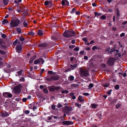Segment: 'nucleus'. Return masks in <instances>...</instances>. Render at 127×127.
I'll return each instance as SVG.
<instances>
[{
    "label": "nucleus",
    "mask_w": 127,
    "mask_h": 127,
    "mask_svg": "<svg viewBox=\"0 0 127 127\" xmlns=\"http://www.w3.org/2000/svg\"><path fill=\"white\" fill-rule=\"evenodd\" d=\"M91 106L93 108H95L96 106V104H92L91 105Z\"/></svg>",
    "instance_id": "nucleus-38"
},
{
    "label": "nucleus",
    "mask_w": 127,
    "mask_h": 127,
    "mask_svg": "<svg viewBox=\"0 0 127 127\" xmlns=\"http://www.w3.org/2000/svg\"><path fill=\"white\" fill-rule=\"evenodd\" d=\"M78 86V84H73L71 85V87H77Z\"/></svg>",
    "instance_id": "nucleus-22"
},
{
    "label": "nucleus",
    "mask_w": 127,
    "mask_h": 127,
    "mask_svg": "<svg viewBox=\"0 0 127 127\" xmlns=\"http://www.w3.org/2000/svg\"><path fill=\"white\" fill-rule=\"evenodd\" d=\"M112 91V89H111V90H109L107 92V93L109 95H110L111 94V93Z\"/></svg>",
    "instance_id": "nucleus-42"
},
{
    "label": "nucleus",
    "mask_w": 127,
    "mask_h": 127,
    "mask_svg": "<svg viewBox=\"0 0 127 127\" xmlns=\"http://www.w3.org/2000/svg\"><path fill=\"white\" fill-rule=\"evenodd\" d=\"M105 52L106 53L108 54L109 55L112 54V53L111 52V50H110V48L106 50L105 51Z\"/></svg>",
    "instance_id": "nucleus-15"
},
{
    "label": "nucleus",
    "mask_w": 127,
    "mask_h": 127,
    "mask_svg": "<svg viewBox=\"0 0 127 127\" xmlns=\"http://www.w3.org/2000/svg\"><path fill=\"white\" fill-rule=\"evenodd\" d=\"M58 107L59 108H60L62 106V105H61L60 103H58Z\"/></svg>",
    "instance_id": "nucleus-62"
},
{
    "label": "nucleus",
    "mask_w": 127,
    "mask_h": 127,
    "mask_svg": "<svg viewBox=\"0 0 127 127\" xmlns=\"http://www.w3.org/2000/svg\"><path fill=\"white\" fill-rule=\"evenodd\" d=\"M110 85V84L108 83H106L105 84H103V86L104 87H108Z\"/></svg>",
    "instance_id": "nucleus-32"
},
{
    "label": "nucleus",
    "mask_w": 127,
    "mask_h": 127,
    "mask_svg": "<svg viewBox=\"0 0 127 127\" xmlns=\"http://www.w3.org/2000/svg\"><path fill=\"white\" fill-rule=\"evenodd\" d=\"M16 31H17V32L19 33H20L21 32V29L19 28H17L16 29Z\"/></svg>",
    "instance_id": "nucleus-39"
},
{
    "label": "nucleus",
    "mask_w": 127,
    "mask_h": 127,
    "mask_svg": "<svg viewBox=\"0 0 127 127\" xmlns=\"http://www.w3.org/2000/svg\"><path fill=\"white\" fill-rule=\"evenodd\" d=\"M75 34L74 32L67 31L64 33L63 35L65 37H69L74 36Z\"/></svg>",
    "instance_id": "nucleus-2"
},
{
    "label": "nucleus",
    "mask_w": 127,
    "mask_h": 127,
    "mask_svg": "<svg viewBox=\"0 0 127 127\" xmlns=\"http://www.w3.org/2000/svg\"><path fill=\"white\" fill-rule=\"evenodd\" d=\"M75 105L76 106L78 107L79 108H80L81 107V105L77 103H75Z\"/></svg>",
    "instance_id": "nucleus-27"
},
{
    "label": "nucleus",
    "mask_w": 127,
    "mask_h": 127,
    "mask_svg": "<svg viewBox=\"0 0 127 127\" xmlns=\"http://www.w3.org/2000/svg\"><path fill=\"white\" fill-rule=\"evenodd\" d=\"M121 106V105L119 104L118 103L117 104L116 106V108L117 109H118Z\"/></svg>",
    "instance_id": "nucleus-30"
},
{
    "label": "nucleus",
    "mask_w": 127,
    "mask_h": 127,
    "mask_svg": "<svg viewBox=\"0 0 127 127\" xmlns=\"http://www.w3.org/2000/svg\"><path fill=\"white\" fill-rule=\"evenodd\" d=\"M16 49L18 53H19L21 50L22 48L20 46L17 45L16 46Z\"/></svg>",
    "instance_id": "nucleus-11"
},
{
    "label": "nucleus",
    "mask_w": 127,
    "mask_h": 127,
    "mask_svg": "<svg viewBox=\"0 0 127 127\" xmlns=\"http://www.w3.org/2000/svg\"><path fill=\"white\" fill-rule=\"evenodd\" d=\"M48 88L49 91L54 92L55 90V87H48Z\"/></svg>",
    "instance_id": "nucleus-13"
},
{
    "label": "nucleus",
    "mask_w": 127,
    "mask_h": 127,
    "mask_svg": "<svg viewBox=\"0 0 127 127\" xmlns=\"http://www.w3.org/2000/svg\"><path fill=\"white\" fill-rule=\"evenodd\" d=\"M62 123L63 125L66 126H69L73 124L72 122L70 121H64L62 122Z\"/></svg>",
    "instance_id": "nucleus-8"
},
{
    "label": "nucleus",
    "mask_w": 127,
    "mask_h": 127,
    "mask_svg": "<svg viewBox=\"0 0 127 127\" xmlns=\"http://www.w3.org/2000/svg\"><path fill=\"white\" fill-rule=\"evenodd\" d=\"M27 99V98H23L22 99V101L24 102H25L26 101Z\"/></svg>",
    "instance_id": "nucleus-59"
},
{
    "label": "nucleus",
    "mask_w": 127,
    "mask_h": 127,
    "mask_svg": "<svg viewBox=\"0 0 127 127\" xmlns=\"http://www.w3.org/2000/svg\"><path fill=\"white\" fill-rule=\"evenodd\" d=\"M119 86L118 85H115V89L116 90H118L119 89Z\"/></svg>",
    "instance_id": "nucleus-33"
},
{
    "label": "nucleus",
    "mask_w": 127,
    "mask_h": 127,
    "mask_svg": "<svg viewBox=\"0 0 127 127\" xmlns=\"http://www.w3.org/2000/svg\"><path fill=\"white\" fill-rule=\"evenodd\" d=\"M77 66V64H75L73 65H71L70 67L71 68L72 70L74 69L75 68H76Z\"/></svg>",
    "instance_id": "nucleus-17"
},
{
    "label": "nucleus",
    "mask_w": 127,
    "mask_h": 127,
    "mask_svg": "<svg viewBox=\"0 0 127 127\" xmlns=\"http://www.w3.org/2000/svg\"><path fill=\"white\" fill-rule=\"evenodd\" d=\"M24 112L25 113L27 114H29L30 113L29 111L28 110H27L25 111H24Z\"/></svg>",
    "instance_id": "nucleus-54"
},
{
    "label": "nucleus",
    "mask_w": 127,
    "mask_h": 127,
    "mask_svg": "<svg viewBox=\"0 0 127 127\" xmlns=\"http://www.w3.org/2000/svg\"><path fill=\"white\" fill-rule=\"evenodd\" d=\"M51 108L52 109L54 110H55V106L54 105H53L52 106Z\"/></svg>",
    "instance_id": "nucleus-61"
},
{
    "label": "nucleus",
    "mask_w": 127,
    "mask_h": 127,
    "mask_svg": "<svg viewBox=\"0 0 127 127\" xmlns=\"http://www.w3.org/2000/svg\"><path fill=\"white\" fill-rule=\"evenodd\" d=\"M110 50H111V52L112 53V52H115V51H116V53L118 54V52H119V50H116L114 49H110Z\"/></svg>",
    "instance_id": "nucleus-28"
},
{
    "label": "nucleus",
    "mask_w": 127,
    "mask_h": 127,
    "mask_svg": "<svg viewBox=\"0 0 127 127\" xmlns=\"http://www.w3.org/2000/svg\"><path fill=\"white\" fill-rule=\"evenodd\" d=\"M72 109V108L71 107L66 106L64 107V111L65 113L69 115L70 114Z\"/></svg>",
    "instance_id": "nucleus-5"
},
{
    "label": "nucleus",
    "mask_w": 127,
    "mask_h": 127,
    "mask_svg": "<svg viewBox=\"0 0 127 127\" xmlns=\"http://www.w3.org/2000/svg\"><path fill=\"white\" fill-rule=\"evenodd\" d=\"M19 39L21 41H23L25 40L24 38V37H20L19 38Z\"/></svg>",
    "instance_id": "nucleus-50"
},
{
    "label": "nucleus",
    "mask_w": 127,
    "mask_h": 127,
    "mask_svg": "<svg viewBox=\"0 0 127 127\" xmlns=\"http://www.w3.org/2000/svg\"><path fill=\"white\" fill-rule=\"evenodd\" d=\"M22 71L23 70L22 69H21L20 71H18L17 72V73L19 75H21Z\"/></svg>",
    "instance_id": "nucleus-26"
},
{
    "label": "nucleus",
    "mask_w": 127,
    "mask_h": 127,
    "mask_svg": "<svg viewBox=\"0 0 127 127\" xmlns=\"http://www.w3.org/2000/svg\"><path fill=\"white\" fill-rule=\"evenodd\" d=\"M83 95H84L85 96H88L89 95V94L88 93H83Z\"/></svg>",
    "instance_id": "nucleus-56"
},
{
    "label": "nucleus",
    "mask_w": 127,
    "mask_h": 127,
    "mask_svg": "<svg viewBox=\"0 0 127 127\" xmlns=\"http://www.w3.org/2000/svg\"><path fill=\"white\" fill-rule=\"evenodd\" d=\"M75 46V45H70L69 47L70 48H72V49Z\"/></svg>",
    "instance_id": "nucleus-53"
},
{
    "label": "nucleus",
    "mask_w": 127,
    "mask_h": 127,
    "mask_svg": "<svg viewBox=\"0 0 127 127\" xmlns=\"http://www.w3.org/2000/svg\"><path fill=\"white\" fill-rule=\"evenodd\" d=\"M125 35V33H122L120 35V37H122L124 36Z\"/></svg>",
    "instance_id": "nucleus-64"
},
{
    "label": "nucleus",
    "mask_w": 127,
    "mask_h": 127,
    "mask_svg": "<svg viewBox=\"0 0 127 127\" xmlns=\"http://www.w3.org/2000/svg\"><path fill=\"white\" fill-rule=\"evenodd\" d=\"M68 91L67 90L62 91H61V93L63 94H64L65 93L66 94H67L68 93Z\"/></svg>",
    "instance_id": "nucleus-29"
},
{
    "label": "nucleus",
    "mask_w": 127,
    "mask_h": 127,
    "mask_svg": "<svg viewBox=\"0 0 127 127\" xmlns=\"http://www.w3.org/2000/svg\"><path fill=\"white\" fill-rule=\"evenodd\" d=\"M45 79L47 81H52V79L51 78H46Z\"/></svg>",
    "instance_id": "nucleus-43"
},
{
    "label": "nucleus",
    "mask_w": 127,
    "mask_h": 127,
    "mask_svg": "<svg viewBox=\"0 0 127 127\" xmlns=\"http://www.w3.org/2000/svg\"><path fill=\"white\" fill-rule=\"evenodd\" d=\"M82 40L85 41V42H87L88 41V40L86 37H84L83 39Z\"/></svg>",
    "instance_id": "nucleus-44"
},
{
    "label": "nucleus",
    "mask_w": 127,
    "mask_h": 127,
    "mask_svg": "<svg viewBox=\"0 0 127 127\" xmlns=\"http://www.w3.org/2000/svg\"><path fill=\"white\" fill-rule=\"evenodd\" d=\"M20 21L18 19L13 20L11 22L10 26L11 28H14L18 26Z\"/></svg>",
    "instance_id": "nucleus-3"
},
{
    "label": "nucleus",
    "mask_w": 127,
    "mask_h": 127,
    "mask_svg": "<svg viewBox=\"0 0 127 127\" xmlns=\"http://www.w3.org/2000/svg\"><path fill=\"white\" fill-rule=\"evenodd\" d=\"M48 73L50 74H53V72L51 71H48Z\"/></svg>",
    "instance_id": "nucleus-57"
},
{
    "label": "nucleus",
    "mask_w": 127,
    "mask_h": 127,
    "mask_svg": "<svg viewBox=\"0 0 127 127\" xmlns=\"http://www.w3.org/2000/svg\"><path fill=\"white\" fill-rule=\"evenodd\" d=\"M74 76L72 75L69 76L68 78V80L69 81H72L74 80Z\"/></svg>",
    "instance_id": "nucleus-14"
},
{
    "label": "nucleus",
    "mask_w": 127,
    "mask_h": 127,
    "mask_svg": "<svg viewBox=\"0 0 127 127\" xmlns=\"http://www.w3.org/2000/svg\"><path fill=\"white\" fill-rule=\"evenodd\" d=\"M2 22V24H4L5 23H8V22L7 19H4L3 20Z\"/></svg>",
    "instance_id": "nucleus-19"
},
{
    "label": "nucleus",
    "mask_w": 127,
    "mask_h": 127,
    "mask_svg": "<svg viewBox=\"0 0 127 127\" xmlns=\"http://www.w3.org/2000/svg\"><path fill=\"white\" fill-rule=\"evenodd\" d=\"M49 1H46L44 3V4L45 6H47L49 4Z\"/></svg>",
    "instance_id": "nucleus-40"
},
{
    "label": "nucleus",
    "mask_w": 127,
    "mask_h": 127,
    "mask_svg": "<svg viewBox=\"0 0 127 127\" xmlns=\"http://www.w3.org/2000/svg\"><path fill=\"white\" fill-rule=\"evenodd\" d=\"M79 50V49L78 47H76L74 49V50L76 51H78Z\"/></svg>",
    "instance_id": "nucleus-46"
},
{
    "label": "nucleus",
    "mask_w": 127,
    "mask_h": 127,
    "mask_svg": "<svg viewBox=\"0 0 127 127\" xmlns=\"http://www.w3.org/2000/svg\"><path fill=\"white\" fill-rule=\"evenodd\" d=\"M97 115L100 119H102V115L101 113H98L97 114Z\"/></svg>",
    "instance_id": "nucleus-25"
},
{
    "label": "nucleus",
    "mask_w": 127,
    "mask_h": 127,
    "mask_svg": "<svg viewBox=\"0 0 127 127\" xmlns=\"http://www.w3.org/2000/svg\"><path fill=\"white\" fill-rule=\"evenodd\" d=\"M93 86V83H90V84L88 87H89V89H90L92 88Z\"/></svg>",
    "instance_id": "nucleus-21"
},
{
    "label": "nucleus",
    "mask_w": 127,
    "mask_h": 127,
    "mask_svg": "<svg viewBox=\"0 0 127 127\" xmlns=\"http://www.w3.org/2000/svg\"><path fill=\"white\" fill-rule=\"evenodd\" d=\"M20 80L21 81H22L23 82H24L25 81L24 78L23 77H22L20 79Z\"/></svg>",
    "instance_id": "nucleus-58"
},
{
    "label": "nucleus",
    "mask_w": 127,
    "mask_h": 127,
    "mask_svg": "<svg viewBox=\"0 0 127 127\" xmlns=\"http://www.w3.org/2000/svg\"><path fill=\"white\" fill-rule=\"evenodd\" d=\"M47 44L46 43H40L39 45L38 46L39 47H45L48 46Z\"/></svg>",
    "instance_id": "nucleus-10"
},
{
    "label": "nucleus",
    "mask_w": 127,
    "mask_h": 127,
    "mask_svg": "<svg viewBox=\"0 0 127 127\" xmlns=\"http://www.w3.org/2000/svg\"><path fill=\"white\" fill-rule=\"evenodd\" d=\"M22 88L21 84H19L18 85L16 86L13 88V91L15 94L20 93L21 91V89Z\"/></svg>",
    "instance_id": "nucleus-4"
},
{
    "label": "nucleus",
    "mask_w": 127,
    "mask_h": 127,
    "mask_svg": "<svg viewBox=\"0 0 127 127\" xmlns=\"http://www.w3.org/2000/svg\"><path fill=\"white\" fill-rule=\"evenodd\" d=\"M116 10L117 11V17H119L120 16V14L118 8H117Z\"/></svg>",
    "instance_id": "nucleus-36"
},
{
    "label": "nucleus",
    "mask_w": 127,
    "mask_h": 127,
    "mask_svg": "<svg viewBox=\"0 0 127 127\" xmlns=\"http://www.w3.org/2000/svg\"><path fill=\"white\" fill-rule=\"evenodd\" d=\"M1 36L4 38H5L6 37V35L4 34H2L1 35Z\"/></svg>",
    "instance_id": "nucleus-55"
},
{
    "label": "nucleus",
    "mask_w": 127,
    "mask_h": 127,
    "mask_svg": "<svg viewBox=\"0 0 127 127\" xmlns=\"http://www.w3.org/2000/svg\"><path fill=\"white\" fill-rule=\"evenodd\" d=\"M43 91L46 94H47L48 93V91L46 88H44L43 89Z\"/></svg>",
    "instance_id": "nucleus-35"
},
{
    "label": "nucleus",
    "mask_w": 127,
    "mask_h": 127,
    "mask_svg": "<svg viewBox=\"0 0 127 127\" xmlns=\"http://www.w3.org/2000/svg\"><path fill=\"white\" fill-rule=\"evenodd\" d=\"M53 117L54 118L58 119H59L60 118V117H58V116H53Z\"/></svg>",
    "instance_id": "nucleus-63"
},
{
    "label": "nucleus",
    "mask_w": 127,
    "mask_h": 127,
    "mask_svg": "<svg viewBox=\"0 0 127 127\" xmlns=\"http://www.w3.org/2000/svg\"><path fill=\"white\" fill-rule=\"evenodd\" d=\"M50 78L52 79V80H57L59 79V75H52L51 76Z\"/></svg>",
    "instance_id": "nucleus-9"
},
{
    "label": "nucleus",
    "mask_w": 127,
    "mask_h": 127,
    "mask_svg": "<svg viewBox=\"0 0 127 127\" xmlns=\"http://www.w3.org/2000/svg\"><path fill=\"white\" fill-rule=\"evenodd\" d=\"M55 90L58 91L60 89V87H55Z\"/></svg>",
    "instance_id": "nucleus-51"
},
{
    "label": "nucleus",
    "mask_w": 127,
    "mask_h": 127,
    "mask_svg": "<svg viewBox=\"0 0 127 127\" xmlns=\"http://www.w3.org/2000/svg\"><path fill=\"white\" fill-rule=\"evenodd\" d=\"M5 53L4 51H2L1 50H0V54H1L2 55H4Z\"/></svg>",
    "instance_id": "nucleus-45"
},
{
    "label": "nucleus",
    "mask_w": 127,
    "mask_h": 127,
    "mask_svg": "<svg viewBox=\"0 0 127 127\" xmlns=\"http://www.w3.org/2000/svg\"><path fill=\"white\" fill-rule=\"evenodd\" d=\"M114 62V59L113 58L111 57L109 59L107 62V64L110 66L113 65Z\"/></svg>",
    "instance_id": "nucleus-7"
},
{
    "label": "nucleus",
    "mask_w": 127,
    "mask_h": 127,
    "mask_svg": "<svg viewBox=\"0 0 127 127\" xmlns=\"http://www.w3.org/2000/svg\"><path fill=\"white\" fill-rule=\"evenodd\" d=\"M1 45V47L3 49H6V46H5L3 45L2 44Z\"/></svg>",
    "instance_id": "nucleus-60"
},
{
    "label": "nucleus",
    "mask_w": 127,
    "mask_h": 127,
    "mask_svg": "<svg viewBox=\"0 0 127 127\" xmlns=\"http://www.w3.org/2000/svg\"><path fill=\"white\" fill-rule=\"evenodd\" d=\"M79 72L80 75L82 77H83L84 76L87 77L90 75L89 70H84L82 67L80 68Z\"/></svg>",
    "instance_id": "nucleus-1"
},
{
    "label": "nucleus",
    "mask_w": 127,
    "mask_h": 127,
    "mask_svg": "<svg viewBox=\"0 0 127 127\" xmlns=\"http://www.w3.org/2000/svg\"><path fill=\"white\" fill-rule=\"evenodd\" d=\"M3 3L5 5H7L8 2V0H3Z\"/></svg>",
    "instance_id": "nucleus-20"
},
{
    "label": "nucleus",
    "mask_w": 127,
    "mask_h": 127,
    "mask_svg": "<svg viewBox=\"0 0 127 127\" xmlns=\"http://www.w3.org/2000/svg\"><path fill=\"white\" fill-rule=\"evenodd\" d=\"M12 95L11 94L8 93V97L9 98L11 97H12Z\"/></svg>",
    "instance_id": "nucleus-49"
},
{
    "label": "nucleus",
    "mask_w": 127,
    "mask_h": 127,
    "mask_svg": "<svg viewBox=\"0 0 127 127\" xmlns=\"http://www.w3.org/2000/svg\"><path fill=\"white\" fill-rule=\"evenodd\" d=\"M44 62V61L42 59L40 58L35 60L34 62V64H43Z\"/></svg>",
    "instance_id": "nucleus-6"
},
{
    "label": "nucleus",
    "mask_w": 127,
    "mask_h": 127,
    "mask_svg": "<svg viewBox=\"0 0 127 127\" xmlns=\"http://www.w3.org/2000/svg\"><path fill=\"white\" fill-rule=\"evenodd\" d=\"M4 42L1 39H0V44H4Z\"/></svg>",
    "instance_id": "nucleus-48"
},
{
    "label": "nucleus",
    "mask_w": 127,
    "mask_h": 127,
    "mask_svg": "<svg viewBox=\"0 0 127 127\" xmlns=\"http://www.w3.org/2000/svg\"><path fill=\"white\" fill-rule=\"evenodd\" d=\"M65 5L66 6H68L69 5V2L67 0H65Z\"/></svg>",
    "instance_id": "nucleus-37"
},
{
    "label": "nucleus",
    "mask_w": 127,
    "mask_h": 127,
    "mask_svg": "<svg viewBox=\"0 0 127 127\" xmlns=\"http://www.w3.org/2000/svg\"><path fill=\"white\" fill-rule=\"evenodd\" d=\"M8 115V113L6 112H3L1 113V116L2 117H5Z\"/></svg>",
    "instance_id": "nucleus-12"
},
{
    "label": "nucleus",
    "mask_w": 127,
    "mask_h": 127,
    "mask_svg": "<svg viewBox=\"0 0 127 127\" xmlns=\"http://www.w3.org/2000/svg\"><path fill=\"white\" fill-rule=\"evenodd\" d=\"M78 99L79 101L80 102H82L84 100V99L82 98V96H79Z\"/></svg>",
    "instance_id": "nucleus-16"
},
{
    "label": "nucleus",
    "mask_w": 127,
    "mask_h": 127,
    "mask_svg": "<svg viewBox=\"0 0 127 127\" xmlns=\"http://www.w3.org/2000/svg\"><path fill=\"white\" fill-rule=\"evenodd\" d=\"M61 3L62 5H63L64 6V5L65 4V0H62V1Z\"/></svg>",
    "instance_id": "nucleus-47"
},
{
    "label": "nucleus",
    "mask_w": 127,
    "mask_h": 127,
    "mask_svg": "<svg viewBox=\"0 0 127 127\" xmlns=\"http://www.w3.org/2000/svg\"><path fill=\"white\" fill-rule=\"evenodd\" d=\"M37 33L38 35L41 36L43 34L42 31V30H39L38 31Z\"/></svg>",
    "instance_id": "nucleus-18"
},
{
    "label": "nucleus",
    "mask_w": 127,
    "mask_h": 127,
    "mask_svg": "<svg viewBox=\"0 0 127 127\" xmlns=\"http://www.w3.org/2000/svg\"><path fill=\"white\" fill-rule=\"evenodd\" d=\"M23 24L25 27H27V26L28 25V24L27 23V22H26V21H25L23 23Z\"/></svg>",
    "instance_id": "nucleus-31"
},
{
    "label": "nucleus",
    "mask_w": 127,
    "mask_h": 127,
    "mask_svg": "<svg viewBox=\"0 0 127 127\" xmlns=\"http://www.w3.org/2000/svg\"><path fill=\"white\" fill-rule=\"evenodd\" d=\"M97 48V47H96V46H94L92 47V49L94 51L95 50V49H96Z\"/></svg>",
    "instance_id": "nucleus-52"
},
{
    "label": "nucleus",
    "mask_w": 127,
    "mask_h": 127,
    "mask_svg": "<svg viewBox=\"0 0 127 127\" xmlns=\"http://www.w3.org/2000/svg\"><path fill=\"white\" fill-rule=\"evenodd\" d=\"M19 41L18 39H16L14 41L13 43V44L14 45H15L17 44V43Z\"/></svg>",
    "instance_id": "nucleus-34"
},
{
    "label": "nucleus",
    "mask_w": 127,
    "mask_h": 127,
    "mask_svg": "<svg viewBox=\"0 0 127 127\" xmlns=\"http://www.w3.org/2000/svg\"><path fill=\"white\" fill-rule=\"evenodd\" d=\"M76 9L75 8H74L72 9V10L71 11L70 13H71L72 14L73 13H74L75 12H76Z\"/></svg>",
    "instance_id": "nucleus-24"
},
{
    "label": "nucleus",
    "mask_w": 127,
    "mask_h": 127,
    "mask_svg": "<svg viewBox=\"0 0 127 127\" xmlns=\"http://www.w3.org/2000/svg\"><path fill=\"white\" fill-rule=\"evenodd\" d=\"M102 19H106V16L105 15H103L100 17Z\"/></svg>",
    "instance_id": "nucleus-41"
},
{
    "label": "nucleus",
    "mask_w": 127,
    "mask_h": 127,
    "mask_svg": "<svg viewBox=\"0 0 127 127\" xmlns=\"http://www.w3.org/2000/svg\"><path fill=\"white\" fill-rule=\"evenodd\" d=\"M8 92H5L3 93V95L5 97H8Z\"/></svg>",
    "instance_id": "nucleus-23"
}]
</instances>
